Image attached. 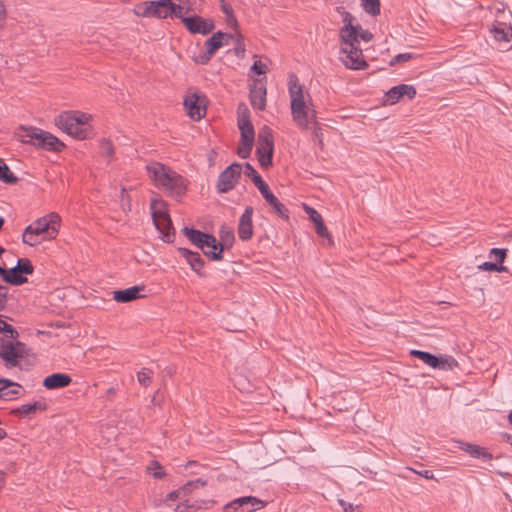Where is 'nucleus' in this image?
Instances as JSON below:
<instances>
[{
	"mask_svg": "<svg viewBox=\"0 0 512 512\" xmlns=\"http://www.w3.org/2000/svg\"><path fill=\"white\" fill-rule=\"evenodd\" d=\"M147 170L155 186L168 196L180 201L186 194L189 181L170 167L154 162L147 165Z\"/></svg>",
	"mask_w": 512,
	"mask_h": 512,
	"instance_id": "nucleus-1",
	"label": "nucleus"
},
{
	"mask_svg": "<svg viewBox=\"0 0 512 512\" xmlns=\"http://www.w3.org/2000/svg\"><path fill=\"white\" fill-rule=\"evenodd\" d=\"M289 94L291 97V111L293 120L302 129L309 128V116L311 108L306 104L304 99L303 88L298 82L295 75L289 79Z\"/></svg>",
	"mask_w": 512,
	"mask_h": 512,
	"instance_id": "nucleus-2",
	"label": "nucleus"
},
{
	"mask_svg": "<svg viewBox=\"0 0 512 512\" xmlns=\"http://www.w3.org/2000/svg\"><path fill=\"white\" fill-rule=\"evenodd\" d=\"M17 136L25 144H31L48 151L59 152L64 147V144L57 137L35 127H22L19 129Z\"/></svg>",
	"mask_w": 512,
	"mask_h": 512,
	"instance_id": "nucleus-3",
	"label": "nucleus"
},
{
	"mask_svg": "<svg viewBox=\"0 0 512 512\" xmlns=\"http://www.w3.org/2000/svg\"><path fill=\"white\" fill-rule=\"evenodd\" d=\"M91 119V115L78 112L69 111L60 114L56 119V125L64 130L67 134L77 138L85 139L87 137V124Z\"/></svg>",
	"mask_w": 512,
	"mask_h": 512,
	"instance_id": "nucleus-4",
	"label": "nucleus"
},
{
	"mask_svg": "<svg viewBox=\"0 0 512 512\" xmlns=\"http://www.w3.org/2000/svg\"><path fill=\"white\" fill-rule=\"evenodd\" d=\"M340 54L342 63L352 70H363L368 67L362 49L358 47L357 37L350 38L347 34L340 39Z\"/></svg>",
	"mask_w": 512,
	"mask_h": 512,
	"instance_id": "nucleus-5",
	"label": "nucleus"
},
{
	"mask_svg": "<svg viewBox=\"0 0 512 512\" xmlns=\"http://www.w3.org/2000/svg\"><path fill=\"white\" fill-rule=\"evenodd\" d=\"M153 223L165 242H172L175 231L168 213L167 203L162 199H153L150 205Z\"/></svg>",
	"mask_w": 512,
	"mask_h": 512,
	"instance_id": "nucleus-6",
	"label": "nucleus"
},
{
	"mask_svg": "<svg viewBox=\"0 0 512 512\" xmlns=\"http://www.w3.org/2000/svg\"><path fill=\"white\" fill-rule=\"evenodd\" d=\"M244 108V112L239 114L238 127L241 132V138L237 149L239 157L246 159L250 156V153L254 144L255 132L253 125L249 119L248 110L245 105H240L239 110Z\"/></svg>",
	"mask_w": 512,
	"mask_h": 512,
	"instance_id": "nucleus-7",
	"label": "nucleus"
},
{
	"mask_svg": "<svg viewBox=\"0 0 512 512\" xmlns=\"http://www.w3.org/2000/svg\"><path fill=\"white\" fill-rule=\"evenodd\" d=\"M274 152V139L272 131L268 127H263L258 134V146L256 155L262 168L267 169L272 166V157Z\"/></svg>",
	"mask_w": 512,
	"mask_h": 512,
	"instance_id": "nucleus-8",
	"label": "nucleus"
},
{
	"mask_svg": "<svg viewBox=\"0 0 512 512\" xmlns=\"http://www.w3.org/2000/svg\"><path fill=\"white\" fill-rule=\"evenodd\" d=\"M28 356L25 344L20 341L3 343L0 349V358L5 362L6 368L19 365V361Z\"/></svg>",
	"mask_w": 512,
	"mask_h": 512,
	"instance_id": "nucleus-9",
	"label": "nucleus"
},
{
	"mask_svg": "<svg viewBox=\"0 0 512 512\" xmlns=\"http://www.w3.org/2000/svg\"><path fill=\"white\" fill-rule=\"evenodd\" d=\"M170 0L146 1L137 5L134 12L141 17H156L165 19L168 17V9H171Z\"/></svg>",
	"mask_w": 512,
	"mask_h": 512,
	"instance_id": "nucleus-10",
	"label": "nucleus"
},
{
	"mask_svg": "<svg viewBox=\"0 0 512 512\" xmlns=\"http://www.w3.org/2000/svg\"><path fill=\"white\" fill-rule=\"evenodd\" d=\"M242 167L240 164L234 163L228 166L218 177L217 191L219 193H227L237 184L241 176Z\"/></svg>",
	"mask_w": 512,
	"mask_h": 512,
	"instance_id": "nucleus-11",
	"label": "nucleus"
},
{
	"mask_svg": "<svg viewBox=\"0 0 512 512\" xmlns=\"http://www.w3.org/2000/svg\"><path fill=\"white\" fill-rule=\"evenodd\" d=\"M264 507L263 501L253 496L237 498L228 503L224 510L226 512H254Z\"/></svg>",
	"mask_w": 512,
	"mask_h": 512,
	"instance_id": "nucleus-12",
	"label": "nucleus"
},
{
	"mask_svg": "<svg viewBox=\"0 0 512 512\" xmlns=\"http://www.w3.org/2000/svg\"><path fill=\"white\" fill-rule=\"evenodd\" d=\"M233 36L227 33L217 32L208 38L205 42L206 54L201 57L202 64L207 63L214 53L222 46L229 45Z\"/></svg>",
	"mask_w": 512,
	"mask_h": 512,
	"instance_id": "nucleus-13",
	"label": "nucleus"
},
{
	"mask_svg": "<svg viewBox=\"0 0 512 512\" xmlns=\"http://www.w3.org/2000/svg\"><path fill=\"white\" fill-rule=\"evenodd\" d=\"M203 100L197 93H192L184 99V106L187 110L189 117L193 120H200L205 116L206 109L203 105Z\"/></svg>",
	"mask_w": 512,
	"mask_h": 512,
	"instance_id": "nucleus-14",
	"label": "nucleus"
},
{
	"mask_svg": "<svg viewBox=\"0 0 512 512\" xmlns=\"http://www.w3.org/2000/svg\"><path fill=\"white\" fill-rule=\"evenodd\" d=\"M182 22L184 23L185 27L191 33H194V34L198 33V34L206 35V34L210 33L214 28L213 22L205 20V19L201 18L200 16L182 18Z\"/></svg>",
	"mask_w": 512,
	"mask_h": 512,
	"instance_id": "nucleus-15",
	"label": "nucleus"
},
{
	"mask_svg": "<svg viewBox=\"0 0 512 512\" xmlns=\"http://www.w3.org/2000/svg\"><path fill=\"white\" fill-rule=\"evenodd\" d=\"M266 86L262 80H255L250 87V102L253 108L264 110L266 106Z\"/></svg>",
	"mask_w": 512,
	"mask_h": 512,
	"instance_id": "nucleus-16",
	"label": "nucleus"
},
{
	"mask_svg": "<svg viewBox=\"0 0 512 512\" xmlns=\"http://www.w3.org/2000/svg\"><path fill=\"white\" fill-rule=\"evenodd\" d=\"M254 213V209L251 206L246 207L244 213L239 219L238 224V235L239 238L243 241L250 240L253 236V224H252V216Z\"/></svg>",
	"mask_w": 512,
	"mask_h": 512,
	"instance_id": "nucleus-17",
	"label": "nucleus"
},
{
	"mask_svg": "<svg viewBox=\"0 0 512 512\" xmlns=\"http://www.w3.org/2000/svg\"><path fill=\"white\" fill-rule=\"evenodd\" d=\"M415 95L416 89L414 86L408 84L394 86L386 93L387 101H389L390 104H395L405 96H407L408 99H413Z\"/></svg>",
	"mask_w": 512,
	"mask_h": 512,
	"instance_id": "nucleus-18",
	"label": "nucleus"
},
{
	"mask_svg": "<svg viewBox=\"0 0 512 512\" xmlns=\"http://www.w3.org/2000/svg\"><path fill=\"white\" fill-rule=\"evenodd\" d=\"M305 212L308 214L309 219L314 223L315 231L320 237L327 238L329 244H332L331 235L325 226L322 216L314 208L305 206Z\"/></svg>",
	"mask_w": 512,
	"mask_h": 512,
	"instance_id": "nucleus-19",
	"label": "nucleus"
},
{
	"mask_svg": "<svg viewBox=\"0 0 512 512\" xmlns=\"http://www.w3.org/2000/svg\"><path fill=\"white\" fill-rule=\"evenodd\" d=\"M72 382V378L65 373H54L49 376H47L43 380V386L46 389L54 390L59 388H64L70 385Z\"/></svg>",
	"mask_w": 512,
	"mask_h": 512,
	"instance_id": "nucleus-20",
	"label": "nucleus"
},
{
	"mask_svg": "<svg viewBox=\"0 0 512 512\" xmlns=\"http://www.w3.org/2000/svg\"><path fill=\"white\" fill-rule=\"evenodd\" d=\"M142 290H144V286H132L124 290H116L113 292V299L120 303L131 302L142 297L140 295Z\"/></svg>",
	"mask_w": 512,
	"mask_h": 512,
	"instance_id": "nucleus-21",
	"label": "nucleus"
},
{
	"mask_svg": "<svg viewBox=\"0 0 512 512\" xmlns=\"http://www.w3.org/2000/svg\"><path fill=\"white\" fill-rule=\"evenodd\" d=\"M458 443L459 448L468 453L473 458L482 459L484 461H490L493 459L492 454L489 453L484 447L462 441H459Z\"/></svg>",
	"mask_w": 512,
	"mask_h": 512,
	"instance_id": "nucleus-22",
	"label": "nucleus"
},
{
	"mask_svg": "<svg viewBox=\"0 0 512 512\" xmlns=\"http://www.w3.org/2000/svg\"><path fill=\"white\" fill-rule=\"evenodd\" d=\"M178 252L186 259L193 271L200 273L204 266V261L198 252L190 251L187 248H179Z\"/></svg>",
	"mask_w": 512,
	"mask_h": 512,
	"instance_id": "nucleus-23",
	"label": "nucleus"
},
{
	"mask_svg": "<svg viewBox=\"0 0 512 512\" xmlns=\"http://www.w3.org/2000/svg\"><path fill=\"white\" fill-rule=\"evenodd\" d=\"M201 251L211 260L220 261L223 259V245H220L214 236L213 242H205Z\"/></svg>",
	"mask_w": 512,
	"mask_h": 512,
	"instance_id": "nucleus-24",
	"label": "nucleus"
},
{
	"mask_svg": "<svg viewBox=\"0 0 512 512\" xmlns=\"http://www.w3.org/2000/svg\"><path fill=\"white\" fill-rule=\"evenodd\" d=\"M47 409V404L44 401H35L31 404H23L20 407L12 410L14 415L28 416L37 412H42Z\"/></svg>",
	"mask_w": 512,
	"mask_h": 512,
	"instance_id": "nucleus-25",
	"label": "nucleus"
},
{
	"mask_svg": "<svg viewBox=\"0 0 512 512\" xmlns=\"http://www.w3.org/2000/svg\"><path fill=\"white\" fill-rule=\"evenodd\" d=\"M354 16L349 12L343 13L344 26L339 31V38L343 39V36L349 34L350 38L357 37V29H360V25H354Z\"/></svg>",
	"mask_w": 512,
	"mask_h": 512,
	"instance_id": "nucleus-26",
	"label": "nucleus"
},
{
	"mask_svg": "<svg viewBox=\"0 0 512 512\" xmlns=\"http://www.w3.org/2000/svg\"><path fill=\"white\" fill-rule=\"evenodd\" d=\"M28 227L32 228V232L40 237L45 236L46 239H50V232L48 224H46V217L40 218L30 224Z\"/></svg>",
	"mask_w": 512,
	"mask_h": 512,
	"instance_id": "nucleus-27",
	"label": "nucleus"
},
{
	"mask_svg": "<svg viewBox=\"0 0 512 512\" xmlns=\"http://www.w3.org/2000/svg\"><path fill=\"white\" fill-rule=\"evenodd\" d=\"M4 281L8 284L18 286L26 283L28 280L25 276L17 272L13 267L11 269H7V274L4 276Z\"/></svg>",
	"mask_w": 512,
	"mask_h": 512,
	"instance_id": "nucleus-28",
	"label": "nucleus"
},
{
	"mask_svg": "<svg viewBox=\"0 0 512 512\" xmlns=\"http://www.w3.org/2000/svg\"><path fill=\"white\" fill-rule=\"evenodd\" d=\"M458 366V362L452 356H440L437 357V366H434V369L439 370H453Z\"/></svg>",
	"mask_w": 512,
	"mask_h": 512,
	"instance_id": "nucleus-29",
	"label": "nucleus"
},
{
	"mask_svg": "<svg viewBox=\"0 0 512 512\" xmlns=\"http://www.w3.org/2000/svg\"><path fill=\"white\" fill-rule=\"evenodd\" d=\"M61 218L56 213H51L48 218H46V224H48V229L50 232V239H54L59 231Z\"/></svg>",
	"mask_w": 512,
	"mask_h": 512,
	"instance_id": "nucleus-30",
	"label": "nucleus"
},
{
	"mask_svg": "<svg viewBox=\"0 0 512 512\" xmlns=\"http://www.w3.org/2000/svg\"><path fill=\"white\" fill-rule=\"evenodd\" d=\"M267 203L274 209L275 213L282 217L288 218L287 209L285 206L278 200V198L272 194L270 197L266 199Z\"/></svg>",
	"mask_w": 512,
	"mask_h": 512,
	"instance_id": "nucleus-31",
	"label": "nucleus"
},
{
	"mask_svg": "<svg viewBox=\"0 0 512 512\" xmlns=\"http://www.w3.org/2000/svg\"><path fill=\"white\" fill-rule=\"evenodd\" d=\"M411 355L417 357L418 359H420L421 361H423L425 364L432 368H434V366H437V356L431 353L420 350H412Z\"/></svg>",
	"mask_w": 512,
	"mask_h": 512,
	"instance_id": "nucleus-32",
	"label": "nucleus"
},
{
	"mask_svg": "<svg viewBox=\"0 0 512 512\" xmlns=\"http://www.w3.org/2000/svg\"><path fill=\"white\" fill-rule=\"evenodd\" d=\"M363 10L371 15L377 16L380 14V0H360Z\"/></svg>",
	"mask_w": 512,
	"mask_h": 512,
	"instance_id": "nucleus-33",
	"label": "nucleus"
},
{
	"mask_svg": "<svg viewBox=\"0 0 512 512\" xmlns=\"http://www.w3.org/2000/svg\"><path fill=\"white\" fill-rule=\"evenodd\" d=\"M46 237H40L32 232L31 227H26L22 236V240L25 244L29 246H35L39 244L41 241L45 240Z\"/></svg>",
	"mask_w": 512,
	"mask_h": 512,
	"instance_id": "nucleus-34",
	"label": "nucleus"
},
{
	"mask_svg": "<svg viewBox=\"0 0 512 512\" xmlns=\"http://www.w3.org/2000/svg\"><path fill=\"white\" fill-rule=\"evenodd\" d=\"M147 473L155 479H162L166 476V472L158 461H151L146 467Z\"/></svg>",
	"mask_w": 512,
	"mask_h": 512,
	"instance_id": "nucleus-35",
	"label": "nucleus"
},
{
	"mask_svg": "<svg viewBox=\"0 0 512 512\" xmlns=\"http://www.w3.org/2000/svg\"><path fill=\"white\" fill-rule=\"evenodd\" d=\"M183 233L184 235L192 242V244H196L197 242H199V239L200 238H209V234L208 233H204L200 230H196L194 228H188V227H184L183 228Z\"/></svg>",
	"mask_w": 512,
	"mask_h": 512,
	"instance_id": "nucleus-36",
	"label": "nucleus"
},
{
	"mask_svg": "<svg viewBox=\"0 0 512 512\" xmlns=\"http://www.w3.org/2000/svg\"><path fill=\"white\" fill-rule=\"evenodd\" d=\"M309 123L312 124V135L314 140L318 141L322 145V129L316 120V112L315 110H311L310 116H309Z\"/></svg>",
	"mask_w": 512,
	"mask_h": 512,
	"instance_id": "nucleus-37",
	"label": "nucleus"
},
{
	"mask_svg": "<svg viewBox=\"0 0 512 512\" xmlns=\"http://www.w3.org/2000/svg\"><path fill=\"white\" fill-rule=\"evenodd\" d=\"M11 386H15L17 388H20L21 386L18 383H15L9 379L0 378V397H9L12 395H17L19 393L18 389H13L11 391L3 393V391Z\"/></svg>",
	"mask_w": 512,
	"mask_h": 512,
	"instance_id": "nucleus-38",
	"label": "nucleus"
},
{
	"mask_svg": "<svg viewBox=\"0 0 512 512\" xmlns=\"http://www.w3.org/2000/svg\"><path fill=\"white\" fill-rule=\"evenodd\" d=\"M221 3V10L226 15V21L227 24L236 27L237 26V20L234 16L233 8L230 4L226 3L225 0H220Z\"/></svg>",
	"mask_w": 512,
	"mask_h": 512,
	"instance_id": "nucleus-39",
	"label": "nucleus"
},
{
	"mask_svg": "<svg viewBox=\"0 0 512 512\" xmlns=\"http://www.w3.org/2000/svg\"><path fill=\"white\" fill-rule=\"evenodd\" d=\"M0 180L7 184H15L18 178L10 171L9 167L1 160Z\"/></svg>",
	"mask_w": 512,
	"mask_h": 512,
	"instance_id": "nucleus-40",
	"label": "nucleus"
},
{
	"mask_svg": "<svg viewBox=\"0 0 512 512\" xmlns=\"http://www.w3.org/2000/svg\"><path fill=\"white\" fill-rule=\"evenodd\" d=\"M220 238H221V242H219V244L223 245V249H224L225 247L228 248V247L232 246L235 236L231 229L223 227L220 230Z\"/></svg>",
	"mask_w": 512,
	"mask_h": 512,
	"instance_id": "nucleus-41",
	"label": "nucleus"
},
{
	"mask_svg": "<svg viewBox=\"0 0 512 512\" xmlns=\"http://www.w3.org/2000/svg\"><path fill=\"white\" fill-rule=\"evenodd\" d=\"M17 272L22 274H32L34 267L28 258H21L18 260L17 265L14 267Z\"/></svg>",
	"mask_w": 512,
	"mask_h": 512,
	"instance_id": "nucleus-42",
	"label": "nucleus"
},
{
	"mask_svg": "<svg viewBox=\"0 0 512 512\" xmlns=\"http://www.w3.org/2000/svg\"><path fill=\"white\" fill-rule=\"evenodd\" d=\"M171 9H168V17L174 15L176 18L182 20V18H186L184 15L188 13L189 8H185L182 5H177L170 0V5H168Z\"/></svg>",
	"mask_w": 512,
	"mask_h": 512,
	"instance_id": "nucleus-43",
	"label": "nucleus"
},
{
	"mask_svg": "<svg viewBox=\"0 0 512 512\" xmlns=\"http://www.w3.org/2000/svg\"><path fill=\"white\" fill-rule=\"evenodd\" d=\"M100 149L103 156L108 158L109 161L113 159L114 146L109 139L103 138L100 141Z\"/></svg>",
	"mask_w": 512,
	"mask_h": 512,
	"instance_id": "nucleus-44",
	"label": "nucleus"
},
{
	"mask_svg": "<svg viewBox=\"0 0 512 512\" xmlns=\"http://www.w3.org/2000/svg\"><path fill=\"white\" fill-rule=\"evenodd\" d=\"M152 371L147 368H143L141 371L137 373V380L140 385L143 387H148L152 382L151 377Z\"/></svg>",
	"mask_w": 512,
	"mask_h": 512,
	"instance_id": "nucleus-45",
	"label": "nucleus"
},
{
	"mask_svg": "<svg viewBox=\"0 0 512 512\" xmlns=\"http://www.w3.org/2000/svg\"><path fill=\"white\" fill-rule=\"evenodd\" d=\"M479 270L484 271H496V272H506L507 267L503 265H498V263L493 262H484L478 266Z\"/></svg>",
	"mask_w": 512,
	"mask_h": 512,
	"instance_id": "nucleus-46",
	"label": "nucleus"
},
{
	"mask_svg": "<svg viewBox=\"0 0 512 512\" xmlns=\"http://www.w3.org/2000/svg\"><path fill=\"white\" fill-rule=\"evenodd\" d=\"M244 174L251 178L252 182L256 185L258 184V181H262L263 179L258 174V172L254 169V167L250 163H246L244 166Z\"/></svg>",
	"mask_w": 512,
	"mask_h": 512,
	"instance_id": "nucleus-47",
	"label": "nucleus"
},
{
	"mask_svg": "<svg viewBox=\"0 0 512 512\" xmlns=\"http://www.w3.org/2000/svg\"><path fill=\"white\" fill-rule=\"evenodd\" d=\"M493 256H495L498 265H502L503 262L506 259L507 250L506 249H500V248H493L489 252V257L491 258Z\"/></svg>",
	"mask_w": 512,
	"mask_h": 512,
	"instance_id": "nucleus-48",
	"label": "nucleus"
},
{
	"mask_svg": "<svg viewBox=\"0 0 512 512\" xmlns=\"http://www.w3.org/2000/svg\"><path fill=\"white\" fill-rule=\"evenodd\" d=\"M9 333L11 338H17L18 332L0 316V333Z\"/></svg>",
	"mask_w": 512,
	"mask_h": 512,
	"instance_id": "nucleus-49",
	"label": "nucleus"
},
{
	"mask_svg": "<svg viewBox=\"0 0 512 512\" xmlns=\"http://www.w3.org/2000/svg\"><path fill=\"white\" fill-rule=\"evenodd\" d=\"M198 508L199 506L189 504V501L185 500L176 506L175 512H190V509L196 510Z\"/></svg>",
	"mask_w": 512,
	"mask_h": 512,
	"instance_id": "nucleus-50",
	"label": "nucleus"
},
{
	"mask_svg": "<svg viewBox=\"0 0 512 512\" xmlns=\"http://www.w3.org/2000/svg\"><path fill=\"white\" fill-rule=\"evenodd\" d=\"M255 186L259 189L261 195L265 200L273 194L270 191L269 186L263 180L258 181V184H256Z\"/></svg>",
	"mask_w": 512,
	"mask_h": 512,
	"instance_id": "nucleus-51",
	"label": "nucleus"
},
{
	"mask_svg": "<svg viewBox=\"0 0 512 512\" xmlns=\"http://www.w3.org/2000/svg\"><path fill=\"white\" fill-rule=\"evenodd\" d=\"M359 38L364 42H370L373 39V34L368 30H363L361 27L357 29V41L359 42Z\"/></svg>",
	"mask_w": 512,
	"mask_h": 512,
	"instance_id": "nucleus-52",
	"label": "nucleus"
},
{
	"mask_svg": "<svg viewBox=\"0 0 512 512\" xmlns=\"http://www.w3.org/2000/svg\"><path fill=\"white\" fill-rule=\"evenodd\" d=\"M413 58V55L411 53H401L394 57L393 60H391L390 65H395L396 63H403L406 61H409Z\"/></svg>",
	"mask_w": 512,
	"mask_h": 512,
	"instance_id": "nucleus-53",
	"label": "nucleus"
},
{
	"mask_svg": "<svg viewBox=\"0 0 512 512\" xmlns=\"http://www.w3.org/2000/svg\"><path fill=\"white\" fill-rule=\"evenodd\" d=\"M339 505L343 508L344 512H360L359 506H354L351 503L344 501L343 499L338 500Z\"/></svg>",
	"mask_w": 512,
	"mask_h": 512,
	"instance_id": "nucleus-54",
	"label": "nucleus"
},
{
	"mask_svg": "<svg viewBox=\"0 0 512 512\" xmlns=\"http://www.w3.org/2000/svg\"><path fill=\"white\" fill-rule=\"evenodd\" d=\"M251 70L258 75H262V74L266 73L267 66H266V64L262 63L261 61H255L251 67Z\"/></svg>",
	"mask_w": 512,
	"mask_h": 512,
	"instance_id": "nucleus-55",
	"label": "nucleus"
},
{
	"mask_svg": "<svg viewBox=\"0 0 512 512\" xmlns=\"http://www.w3.org/2000/svg\"><path fill=\"white\" fill-rule=\"evenodd\" d=\"M8 288L0 284V311H2L7 303Z\"/></svg>",
	"mask_w": 512,
	"mask_h": 512,
	"instance_id": "nucleus-56",
	"label": "nucleus"
},
{
	"mask_svg": "<svg viewBox=\"0 0 512 512\" xmlns=\"http://www.w3.org/2000/svg\"><path fill=\"white\" fill-rule=\"evenodd\" d=\"M6 18H7L6 7H5L4 3L2 1H0V29L4 28Z\"/></svg>",
	"mask_w": 512,
	"mask_h": 512,
	"instance_id": "nucleus-57",
	"label": "nucleus"
},
{
	"mask_svg": "<svg viewBox=\"0 0 512 512\" xmlns=\"http://www.w3.org/2000/svg\"><path fill=\"white\" fill-rule=\"evenodd\" d=\"M494 37L497 40L500 41H508V32H505L503 29H495L494 30Z\"/></svg>",
	"mask_w": 512,
	"mask_h": 512,
	"instance_id": "nucleus-58",
	"label": "nucleus"
},
{
	"mask_svg": "<svg viewBox=\"0 0 512 512\" xmlns=\"http://www.w3.org/2000/svg\"><path fill=\"white\" fill-rule=\"evenodd\" d=\"M182 498H184V496H183L180 488L175 491L170 492L167 495V500H169V501H175L177 499H182Z\"/></svg>",
	"mask_w": 512,
	"mask_h": 512,
	"instance_id": "nucleus-59",
	"label": "nucleus"
},
{
	"mask_svg": "<svg viewBox=\"0 0 512 512\" xmlns=\"http://www.w3.org/2000/svg\"><path fill=\"white\" fill-rule=\"evenodd\" d=\"M206 484H207L206 481L201 478H198V479L192 480V481H188V486H193L195 489L205 487Z\"/></svg>",
	"mask_w": 512,
	"mask_h": 512,
	"instance_id": "nucleus-60",
	"label": "nucleus"
},
{
	"mask_svg": "<svg viewBox=\"0 0 512 512\" xmlns=\"http://www.w3.org/2000/svg\"><path fill=\"white\" fill-rule=\"evenodd\" d=\"M411 471L415 472L416 474L426 478V479H433L434 478V475L432 473V471L430 470H421V471H417V470H414L412 468H409Z\"/></svg>",
	"mask_w": 512,
	"mask_h": 512,
	"instance_id": "nucleus-61",
	"label": "nucleus"
},
{
	"mask_svg": "<svg viewBox=\"0 0 512 512\" xmlns=\"http://www.w3.org/2000/svg\"><path fill=\"white\" fill-rule=\"evenodd\" d=\"M180 490H181L183 496L186 497L189 494H191L192 491L195 490V488L193 486H188V482H187L182 487H180Z\"/></svg>",
	"mask_w": 512,
	"mask_h": 512,
	"instance_id": "nucleus-62",
	"label": "nucleus"
},
{
	"mask_svg": "<svg viewBox=\"0 0 512 512\" xmlns=\"http://www.w3.org/2000/svg\"><path fill=\"white\" fill-rule=\"evenodd\" d=\"M208 241L213 242V235L209 234V238H200L199 242H197L195 246L202 250L204 247V243Z\"/></svg>",
	"mask_w": 512,
	"mask_h": 512,
	"instance_id": "nucleus-63",
	"label": "nucleus"
},
{
	"mask_svg": "<svg viewBox=\"0 0 512 512\" xmlns=\"http://www.w3.org/2000/svg\"><path fill=\"white\" fill-rule=\"evenodd\" d=\"M7 274V269L0 266V275L2 277V279L4 280V276Z\"/></svg>",
	"mask_w": 512,
	"mask_h": 512,
	"instance_id": "nucleus-64",
	"label": "nucleus"
}]
</instances>
